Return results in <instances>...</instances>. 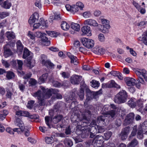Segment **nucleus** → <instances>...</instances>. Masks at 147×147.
Segmentation results:
<instances>
[{
    "label": "nucleus",
    "mask_w": 147,
    "mask_h": 147,
    "mask_svg": "<svg viewBox=\"0 0 147 147\" xmlns=\"http://www.w3.org/2000/svg\"><path fill=\"white\" fill-rule=\"evenodd\" d=\"M102 24V26H106L107 24L109 25V22L106 19L103 18H100Z\"/></svg>",
    "instance_id": "nucleus-51"
},
{
    "label": "nucleus",
    "mask_w": 147,
    "mask_h": 147,
    "mask_svg": "<svg viewBox=\"0 0 147 147\" xmlns=\"http://www.w3.org/2000/svg\"><path fill=\"white\" fill-rule=\"evenodd\" d=\"M9 45L8 44H6L4 46V55L5 57H7L12 54L11 51L9 48Z\"/></svg>",
    "instance_id": "nucleus-18"
},
{
    "label": "nucleus",
    "mask_w": 147,
    "mask_h": 147,
    "mask_svg": "<svg viewBox=\"0 0 147 147\" xmlns=\"http://www.w3.org/2000/svg\"><path fill=\"white\" fill-rule=\"evenodd\" d=\"M15 119L14 121L15 124L19 127V128H15L13 129L14 131H16L18 133L20 132V131L23 132L25 129L24 123L23 122L20 118L15 116Z\"/></svg>",
    "instance_id": "nucleus-4"
},
{
    "label": "nucleus",
    "mask_w": 147,
    "mask_h": 147,
    "mask_svg": "<svg viewBox=\"0 0 147 147\" xmlns=\"http://www.w3.org/2000/svg\"><path fill=\"white\" fill-rule=\"evenodd\" d=\"M6 37L9 40H12L15 37V35L14 33L12 32L8 31L6 33Z\"/></svg>",
    "instance_id": "nucleus-33"
},
{
    "label": "nucleus",
    "mask_w": 147,
    "mask_h": 147,
    "mask_svg": "<svg viewBox=\"0 0 147 147\" xmlns=\"http://www.w3.org/2000/svg\"><path fill=\"white\" fill-rule=\"evenodd\" d=\"M32 54L26 48H24L23 55V58L25 59L27 57H32Z\"/></svg>",
    "instance_id": "nucleus-25"
},
{
    "label": "nucleus",
    "mask_w": 147,
    "mask_h": 147,
    "mask_svg": "<svg viewBox=\"0 0 147 147\" xmlns=\"http://www.w3.org/2000/svg\"><path fill=\"white\" fill-rule=\"evenodd\" d=\"M82 77L77 75L71 76L70 78V81L73 84H78L82 79Z\"/></svg>",
    "instance_id": "nucleus-10"
},
{
    "label": "nucleus",
    "mask_w": 147,
    "mask_h": 147,
    "mask_svg": "<svg viewBox=\"0 0 147 147\" xmlns=\"http://www.w3.org/2000/svg\"><path fill=\"white\" fill-rule=\"evenodd\" d=\"M45 141L47 144L51 143L53 141V137H47L45 138Z\"/></svg>",
    "instance_id": "nucleus-52"
},
{
    "label": "nucleus",
    "mask_w": 147,
    "mask_h": 147,
    "mask_svg": "<svg viewBox=\"0 0 147 147\" xmlns=\"http://www.w3.org/2000/svg\"><path fill=\"white\" fill-rule=\"evenodd\" d=\"M41 24V25L45 26V27H47L48 25L47 24L46 22L44 20L43 18H41L40 19V22Z\"/></svg>",
    "instance_id": "nucleus-56"
},
{
    "label": "nucleus",
    "mask_w": 147,
    "mask_h": 147,
    "mask_svg": "<svg viewBox=\"0 0 147 147\" xmlns=\"http://www.w3.org/2000/svg\"><path fill=\"white\" fill-rule=\"evenodd\" d=\"M83 45L86 48L90 49L92 48L94 45V42L92 39L86 38H83L81 39Z\"/></svg>",
    "instance_id": "nucleus-7"
},
{
    "label": "nucleus",
    "mask_w": 147,
    "mask_h": 147,
    "mask_svg": "<svg viewBox=\"0 0 147 147\" xmlns=\"http://www.w3.org/2000/svg\"><path fill=\"white\" fill-rule=\"evenodd\" d=\"M17 62L18 65V69L20 70H21L22 69V66L23 64L22 61L20 60H17Z\"/></svg>",
    "instance_id": "nucleus-54"
},
{
    "label": "nucleus",
    "mask_w": 147,
    "mask_h": 147,
    "mask_svg": "<svg viewBox=\"0 0 147 147\" xmlns=\"http://www.w3.org/2000/svg\"><path fill=\"white\" fill-rule=\"evenodd\" d=\"M127 117L130 120L133 121L134 120V114L133 113H130L127 115Z\"/></svg>",
    "instance_id": "nucleus-53"
},
{
    "label": "nucleus",
    "mask_w": 147,
    "mask_h": 147,
    "mask_svg": "<svg viewBox=\"0 0 147 147\" xmlns=\"http://www.w3.org/2000/svg\"><path fill=\"white\" fill-rule=\"evenodd\" d=\"M65 7L66 9L68 11H70L71 12L75 13V12L73 11V5L72 6H71L67 4L65 6Z\"/></svg>",
    "instance_id": "nucleus-50"
},
{
    "label": "nucleus",
    "mask_w": 147,
    "mask_h": 147,
    "mask_svg": "<svg viewBox=\"0 0 147 147\" xmlns=\"http://www.w3.org/2000/svg\"><path fill=\"white\" fill-rule=\"evenodd\" d=\"M38 14L37 13H35L30 17L29 20L28 22L30 25L33 24L38 21Z\"/></svg>",
    "instance_id": "nucleus-15"
},
{
    "label": "nucleus",
    "mask_w": 147,
    "mask_h": 147,
    "mask_svg": "<svg viewBox=\"0 0 147 147\" xmlns=\"http://www.w3.org/2000/svg\"><path fill=\"white\" fill-rule=\"evenodd\" d=\"M103 137L102 136H96L92 141V144L94 147H103Z\"/></svg>",
    "instance_id": "nucleus-6"
},
{
    "label": "nucleus",
    "mask_w": 147,
    "mask_h": 147,
    "mask_svg": "<svg viewBox=\"0 0 147 147\" xmlns=\"http://www.w3.org/2000/svg\"><path fill=\"white\" fill-rule=\"evenodd\" d=\"M77 91V89L76 88L74 89L68 98H66L67 102H71V105H74L75 102L74 101L71 102L72 100H74L75 96V92Z\"/></svg>",
    "instance_id": "nucleus-12"
},
{
    "label": "nucleus",
    "mask_w": 147,
    "mask_h": 147,
    "mask_svg": "<svg viewBox=\"0 0 147 147\" xmlns=\"http://www.w3.org/2000/svg\"><path fill=\"white\" fill-rule=\"evenodd\" d=\"M35 6L39 8L41 7V4L40 0H36L35 3Z\"/></svg>",
    "instance_id": "nucleus-62"
},
{
    "label": "nucleus",
    "mask_w": 147,
    "mask_h": 147,
    "mask_svg": "<svg viewBox=\"0 0 147 147\" xmlns=\"http://www.w3.org/2000/svg\"><path fill=\"white\" fill-rule=\"evenodd\" d=\"M11 5V3L7 0L4 2L3 5V7L6 9H9Z\"/></svg>",
    "instance_id": "nucleus-35"
},
{
    "label": "nucleus",
    "mask_w": 147,
    "mask_h": 147,
    "mask_svg": "<svg viewBox=\"0 0 147 147\" xmlns=\"http://www.w3.org/2000/svg\"><path fill=\"white\" fill-rule=\"evenodd\" d=\"M41 88L43 91L42 92L40 90H38L36 92L32 94L33 96L37 97L38 99H40L41 98H48L51 96L52 93H55L57 92V90L53 89L45 90V88L43 87H41Z\"/></svg>",
    "instance_id": "nucleus-1"
},
{
    "label": "nucleus",
    "mask_w": 147,
    "mask_h": 147,
    "mask_svg": "<svg viewBox=\"0 0 147 147\" xmlns=\"http://www.w3.org/2000/svg\"><path fill=\"white\" fill-rule=\"evenodd\" d=\"M67 55L71 59V62L74 65H77L78 63V59L77 57L72 55L70 53H67Z\"/></svg>",
    "instance_id": "nucleus-21"
},
{
    "label": "nucleus",
    "mask_w": 147,
    "mask_h": 147,
    "mask_svg": "<svg viewBox=\"0 0 147 147\" xmlns=\"http://www.w3.org/2000/svg\"><path fill=\"white\" fill-rule=\"evenodd\" d=\"M133 122L130 120V119L127 117L124 120V124L125 125H127L132 123Z\"/></svg>",
    "instance_id": "nucleus-55"
},
{
    "label": "nucleus",
    "mask_w": 147,
    "mask_h": 147,
    "mask_svg": "<svg viewBox=\"0 0 147 147\" xmlns=\"http://www.w3.org/2000/svg\"><path fill=\"white\" fill-rule=\"evenodd\" d=\"M47 98H41L40 99H38V102L39 105L40 106H44L45 105L44 100Z\"/></svg>",
    "instance_id": "nucleus-48"
},
{
    "label": "nucleus",
    "mask_w": 147,
    "mask_h": 147,
    "mask_svg": "<svg viewBox=\"0 0 147 147\" xmlns=\"http://www.w3.org/2000/svg\"><path fill=\"white\" fill-rule=\"evenodd\" d=\"M64 144L66 146L71 147L73 145L72 141L69 139H65L64 141Z\"/></svg>",
    "instance_id": "nucleus-41"
},
{
    "label": "nucleus",
    "mask_w": 147,
    "mask_h": 147,
    "mask_svg": "<svg viewBox=\"0 0 147 147\" xmlns=\"http://www.w3.org/2000/svg\"><path fill=\"white\" fill-rule=\"evenodd\" d=\"M63 116L61 115H57L51 118V122L54 124H56L60 121L62 119Z\"/></svg>",
    "instance_id": "nucleus-24"
},
{
    "label": "nucleus",
    "mask_w": 147,
    "mask_h": 147,
    "mask_svg": "<svg viewBox=\"0 0 147 147\" xmlns=\"http://www.w3.org/2000/svg\"><path fill=\"white\" fill-rule=\"evenodd\" d=\"M7 94H6V96L8 98H11V96L12 94V93L11 92L10 90L8 89H6Z\"/></svg>",
    "instance_id": "nucleus-63"
},
{
    "label": "nucleus",
    "mask_w": 147,
    "mask_h": 147,
    "mask_svg": "<svg viewBox=\"0 0 147 147\" xmlns=\"http://www.w3.org/2000/svg\"><path fill=\"white\" fill-rule=\"evenodd\" d=\"M17 49V51L19 54H21L22 52L23 47L20 40H18L16 43Z\"/></svg>",
    "instance_id": "nucleus-26"
},
{
    "label": "nucleus",
    "mask_w": 147,
    "mask_h": 147,
    "mask_svg": "<svg viewBox=\"0 0 147 147\" xmlns=\"http://www.w3.org/2000/svg\"><path fill=\"white\" fill-rule=\"evenodd\" d=\"M143 133L145 134V133L143 132L142 131V129H140L139 127H138V131L137 135V138L139 139H142L143 137Z\"/></svg>",
    "instance_id": "nucleus-37"
},
{
    "label": "nucleus",
    "mask_w": 147,
    "mask_h": 147,
    "mask_svg": "<svg viewBox=\"0 0 147 147\" xmlns=\"http://www.w3.org/2000/svg\"><path fill=\"white\" fill-rule=\"evenodd\" d=\"M90 82L92 83V86L94 88L98 87L100 85L98 81L96 80H92Z\"/></svg>",
    "instance_id": "nucleus-47"
},
{
    "label": "nucleus",
    "mask_w": 147,
    "mask_h": 147,
    "mask_svg": "<svg viewBox=\"0 0 147 147\" xmlns=\"http://www.w3.org/2000/svg\"><path fill=\"white\" fill-rule=\"evenodd\" d=\"M61 28L64 30H68L69 27V25L65 22L63 21L61 25Z\"/></svg>",
    "instance_id": "nucleus-36"
},
{
    "label": "nucleus",
    "mask_w": 147,
    "mask_h": 147,
    "mask_svg": "<svg viewBox=\"0 0 147 147\" xmlns=\"http://www.w3.org/2000/svg\"><path fill=\"white\" fill-rule=\"evenodd\" d=\"M92 51L96 54L102 55L104 53L105 50L101 47L97 46L92 49Z\"/></svg>",
    "instance_id": "nucleus-16"
},
{
    "label": "nucleus",
    "mask_w": 147,
    "mask_h": 147,
    "mask_svg": "<svg viewBox=\"0 0 147 147\" xmlns=\"http://www.w3.org/2000/svg\"><path fill=\"white\" fill-rule=\"evenodd\" d=\"M98 39L101 42H103L105 41V37L104 35L101 33L99 34L98 36Z\"/></svg>",
    "instance_id": "nucleus-57"
},
{
    "label": "nucleus",
    "mask_w": 147,
    "mask_h": 147,
    "mask_svg": "<svg viewBox=\"0 0 147 147\" xmlns=\"http://www.w3.org/2000/svg\"><path fill=\"white\" fill-rule=\"evenodd\" d=\"M71 28L74 30L79 31L80 30V25L77 23H72L70 25Z\"/></svg>",
    "instance_id": "nucleus-31"
},
{
    "label": "nucleus",
    "mask_w": 147,
    "mask_h": 147,
    "mask_svg": "<svg viewBox=\"0 0 147 147\" xmlns=\"http://www.w3.org/2000/svg\"><path fill=\"white\" fill-rule=\"evenodd\" d=\"M89 133V130H83L81 133L82 137L83 138H85L88 136Z\"/></svg>",
    "instance_id": "nucleus-44"
},
{
    "label": "nucleus",
    "mask_w": 147,
    "mask_h": 147,
    "mask_svg": "<svg viewBox=\"0 0 147 147\" xmlns=\"http://www.w3.org/2000/svg\"><path fill=\"white\" fill-rule=\"evenodd\" d=\"M47 34L52 37H56L60 34L55 31H48L47 32Z\"/></svg>",
    "instance_id": "nucleus-42"
},
{
    "label": "nucleus",
    "mask_w": 147,
    "mask_h": 147,
    "mask_svg": "<svg viewBox=\"0 0 147 147\" xmlns=\"http://www.w3.org/2000/svg\"><path fill=\"white\" fill-rule=\"evenodd\" d=\"M28 36L32 40H34L35 38V35L31 31H29L28 34Z\"/></svg>",
    "instance_id": "nucleus-61"
},
{
    "label": "nucleus",
    "mask_w": 147,
    "mask_h": 147,
    "mask_svg": "<svg viewBox=\"0 0 147 147\" xmlns=\"http://www.w3.org/2000/svg\"><path fill=\"white\" fill-rule=\"evenodd\" d=\"M107 116L102 115L98 117L97 119V122L99 123L100 121H102L106 123L107 122L109 121H107Z\"/></svg>",
    "instance_id": "nucleus-29"
},
{
    "label": "nucleus",
    "mask_w": 147,
    "mask_h": 147,
    "mask_svg": "<svg viewBox=\"0 0 147 147\" xmlns=\"http://www.w3.org/2000/svg\"><path fill=\"white\" fill-rule=\"evenodd\" d=\"M127 98V92L124 90H122L117 94L114 98L115 102L121 104L125 102Z\"/></svg>",
    "instance_id": "nucleus-2"
},
{
    "label": "nucleus",
    "mask_w": 147,
    "mask_h": 147,
    "mask_svg": "<svg viewBox=\"0 0 147 147\" xmlns=\"http://www.w3.org/2000/svg\"><path fill=\"white\" fill-rule=\"evenodd\" d=\"M112 135V133L111 131H109L104 134V136L107 140L109 139Z\"/></svg>",
    "instance_id": "nucleus-60"
},
{
    "label": "nucleus",
    "mask_w": 147,
    "mask_h": 147,
    "mask_svg": "<svg viewBox=\"0 0 147 147\" xmlns=\"http://www.w3.org/2000/svg\"><path fill=\"white\" fill-rule=\"evenodd\" d=\"M124 81L127 85L129 86H134L136 84V80L131 78L126 77L124 78Z\"/></svg>",
    "instance_id": "nucleus-14"
},
{
    "label": "nucleus",
    "mask_w": 147,
    "mask_h": 147,
    "mask_svg": "<svg viewBox=\"0 0 147 147\" xmlns=\"http://www.w3.org/2000/svg\"><path fill=\"white\" fill-rule=\"evenodd\" d=\"M127 104L131 108L135 107L136 106V102L135 99L134 98H131L127 102Z\"/></svg>",
    "instance_id": "nucleus-30"
},
{
    "label": "nucleus",
    "mask_w": 147,
    "mask_h": 147,
    "mask_svg": "<svg viewBox=\"0 0 147 147\" xmlns=\"http://www.w3.org/2000/svg\"><path fill=\"white\" fill-rule=\"evenodd\" d=\"M90 127H91V128L90 129V137L93 138L96 135L97 132V126H90Z\"/></svg>",
    "instance_id": "nucleus-22"
},
{
    "label": "nucleus",
    "mask_w": 147,
    "mask_h": 147,
    "mask_svg": "<svg viewBox=\"0 0 147 147\" xmlns=\"http://www.w3.org/2000/svg\"><path fill=\"white\" fill-rule=\"evenodd\" d=\"M88 108L90 111L87 110L82 114L83 118L80 121H81V125L83 127L86 126V125H83L82 123L86 124L88 123L90 117L91 116V112L93 111L94 109V107L91 105H89Z\"/></svg>",
    "instance_id": "nucleus-3"
},
{
    "label": "nucleus",
    "mask_w": 147,
    "mask_h": 147,
    "mask_svg": "<svg viewBox=\"0 0 147 147\" xmlns=\"http://www.w3.org/2000/svg\"><path fill=\"white\" fill-rule=\"evenodd\" d=\"M116 114V111L115 110H111L106 113V115H110L112 118H114Z\"/></svg>",
    "instance_id": "nucleus-39"
},
{
    "label": "nucleus",
    "mask_w": 147,
    "mask_h": 147,
    "mask_svg": "<svg viewBox=\"0 0 147 147\" xmlns=\"http://www.w3.org/2000/svg\"><path fill=\"white\" fill-rule=\"evenodd\" d=\"M130 127H127L123 129L119 134V137L121 140H125L127 137V136L129 132Z\"/></svg>",
    "instance_id": "nucleus-8"
},
{
    "label": "nucleus",
    "mask_w": 147,
    "mask_h": 147,
    "mask_svg": "<svg viewBox=\"0 0 147 147\" xmlns=\"http://www.w3.org/2000/svg\"><path fill=\"white\" fill-rule=\"evenodd\" d=\"M9 14L8 12H2L0 13V17L2 19L8 16Z\"/></svg>",
    "instance_id": "nucleus-58"
},
{
    "label": "nucleus",
    "mask_w": 147,
    "mask_h": 147,
    "mask_svg": "<svg viewBox=\"0 0 147 147\" xmlns=\"http://www.w3.org/2000/svg\"><path fill=\"white\" fill-rule=\"evenodd\" d=\"M136 75L138 76V80L140 83L144 84L145 82L142 78L143 77L146 81L147 82V72L144 70H137L135 71Z\"/></svg>",
    "instance_id": "nucleus-5"
},
{
    "label": "nucleus",
    "mask_w": 147,
    "mask_h": 147,
    "mask_svg": "<svg viewBox=\"0 0 147 147\" xmlns=\"http://www.w3.org/2000/svg\"><path fill=\"white\" fill-rule=\"evenodd\" d=\"M15 76L14 73L12 72L9 71L7 72L6 77L9 79H11L13 78Z\"/></svg>",
    "instance_id": "nucleus-43"
},
{
    "label": "nucleus",
    "mask_w": 147,
    "mask_h": 147,
    "mask_svg": "<svg viewBox=\"0 0 147 147\" xmlns=\"http://www.w3.org/2000/svg\"><path fill=\"white\" fill-rule=\"evenodd\" d=\"M84 91L82 88H81L77 94L79 96L80 100H82L84 98Z\"/></svg>",
    "instance_id": "nucleus-38"
},
{
    "label": "nucleus",
    "mask_w": 147,
    "mask_h": 147,
    "mask_svg": "<svg viewBox=\"0 0 147 147\" xmlns=\"http://www.w3.org/2000/svg\"><path fill=\"white\" fill-rule=\"evenodd\" d=\"M42 63L45 65L49 67L50 68H53L54 66V65L50 61L46 60L47 57L44 55H42L41 56Z\"/></svg>",
    "instance_id": "nucleus-9"
},
{
    "label": "nucleus",
    "mask_w": 147,
    "mask_h": 147,
    "mask_svg": "<svg viewBox=\"0 0 147 147\" xmlns=\"http://www.w3.org/2000/svg\"><path fill=\"white\" fill-rule=\"evenodd\" d=\"M53 90H57V92L55 93H52V94H54L52 96L51 98V99L53 100H55L56 99H61L62 98V95L60 94L57 93L58 92V90H57L53 89Z\"/></svg>",
    "instance_id": "nucleus-32"
},
{
    "label": "nucleus",
    "mask_w": 147,
    "mask_h": 147,
    "mask_svg": "<svg viewBox=\"0 0 147 147\" xmlns=\"http://www.w3.org/2000/svg\"><path fill=\"white\" fill-rule=\"evenodd\" d=\"M138 144V141L135 138L127 144V147H135Z\"/></svg>",
    "instance_id": "nucleus-28"
},
{
    "label": "nucleus",
    "mask_w": 147,
    "mask_h": 147,
    "mask_svg": "<svg viewBox=\"0 0 147 147\" xmlns=\"http://www.w3.org/2000/svg\"><path fill=\"white\" fill-rule=\"evenodd\" d=\"M100 91L101 90H100L99 91L96 92H92L89 89H86V96L94 98L95 96L100 94Z\"/></svg>",
    "instance_id": "nucleus-19"
},
{
    "label": "nucleus",
    "mask_w": 147,
    "mask_h": 147,
    "mask_svg": "<svg viewBox=\"0 0 147 147\" xmlns=\"http://www.w3.org/2000/svg\"><path fill=\"white\" fill-rule=\"evenodd\" d=\"M84 7V5L83 3L80 1L76 3V5H73V11L75 12V13L79 10H83Z\"/></svg>",
    "instance_id": "nucleus-11"
},
{
    "label": "nucleus",
    "mask_w": 147,
    "mask_h": 147,
    "mask_svg": "<svg viewBox=\"0 0 147 147\" xmlns=\"http://www.w3.org/2000/svg\"><path fill=\"white\" fill-rule=\"evenodd\" d=\"M140 129H142V131L144 133L147 132V120H145L143 123L139 125Z\"/></svg>",
    "instance_id": "nucleus-27"
},
{
    "label": "nucleus",
    "mask_w": 147,
    "mask_h": 147,
    "mask_svg": "<svg viewBox=\"0 0 147 147\" xmlns=\"http://www.w3.org/2000/svg\"><path fill=\"white\" fill-rule=\"evenodd\" d=\"M137 130V126H134L133 128V130L131 134L129 137V138H130L131 137L134 136H136Z\"/></svg>",
    "instance_id": "nucleus-46"
},
{
    "label": "nucleus",
    "mask_w": 147,
    "mask_h": 147,
    "mask_svg": "<svg viewBox=\"0 0 147 147\" xmlns=\"http://www.w3.org/2000/svg\"><path fill=\"white\" fill-rule=\"evenodd\" d=\"M48 76V74L47 73L43 74L39 78L40 82L41 83H44L46 80Z\"/></svg>",
    "instance_id": "nucleus-40"
},
{
    "label": "nucleus",
    "mask_w": 147,
    "mask_h": 147,
    "mask_svg": "<svg viewBox=\"0 0 147 147\" xmlns=\"http://www.w3.org/2000/svg\"><path fill=\"white\" fill-rule=\"evenodd\" d=\"M110 28L109 25L107 24L106 26H102L99 25L98 26L99 29L102 33H108L109 31V29Z\"/></svg>",
    "instance_id": "nucleus-23"
},
{
    "label": "nucleus",
    "mask_w": 147,
    "mask_h": 147,
    "mask_svg": "<svg viewBox=\"0 0 147 147\" xmlns=\"http://www.w3.org/2000/svg\"><path fill=\"white\" fill-rule=\"evenodd\" d=\"M22 116L28 117L31 119L33 118V116L28 112L22 111Z\"/></svg>",
    "instance_id": "nucleus-45"
},
{
    "label": "nucleus",
    "mask_w": 147,
    "mask_h": 147,
    "mask_svg": "<svg viewBox=\"0 0 147 147\" xmlns=\"http://www.w3.org/2000/svg\"><path fill=\"white\" fill-rule=\"evenodd\" d=\"M36 81L35 79L32 78L30 79L29 81V84L32 86L35 85L36 83Z\"/></svg>",
    "instance_id": "nucleus-64"
},
{
    "label": "nucleus",
    "mask_w": 147,
    "mask_h": 147,
    "mask_svg": "<svg viewBox=\"0 0 147 147\" xmlns=\"http://www.w3.org/2000/svg\"><path fill=\"white\" fill-rule=\"evenodd\" d=\"M85 25H89L91 26L96 27L98 26V24L96 20L92 19H88L85 20L84 22Z\"/></svg>",
    "instance_id": "nucleus-13"
},
{
    "label": "nucleus",
    "mask_w": 147,
    "mask_h": 147,
    "mask_svg": "<svg viewBox=\"0 0 147 147\" xmlns=\"http://www.w3.org/2000/svg\"><path fill=\"white\" fill-rule=\"evenodd\" d=\"M141 41L145 45H147V32H144L142 35Z\"/></svg>",
    "instance_id": "nucleus-34"
},
{
    "label": "nucleus",
    "mask_w": 147,
    "mask_h": 147,
    "mask_svg": "<svg viewBox=\"0 0 147 147\" xmlns=\"http://www.w3.org/2000/svg\"><path fill=\"white\" fill-rule=\"evenodd\" d=\"M81 30L84 34H87L88 36H90L92 35L90 27L87 25L83 26Z\"/></svg>",
    "instance_id": "nucleus-17"
},
{
    "label": "nucleus",
    "mask_w": 147,
    "mask_h": 147,
    "mask_svg": "<svg viewBox=\"0 0 147 147\" xmlns=\"http://www.w3.org/2000/svg\"><path fill=\"white\" fill-rule=\"evenodd\" d=\"M136 106H138L140 108H141L143 106V102L141 100H138L136 102Z\"/></svg>",
    "instance_id": "nucleus-59"
},
{
    "label": "nucleus",
    "mask_w": 147,
    "mask_h": 147,
    "mask_svg": "<svg viewBox=\"0 0 147 147\" xmlns=\"http://www.w3.org/2000/svg\"><path fill=\"white\" fill-rule=\"evenodd\" d=\"M34 103V101L30 100L29 101L28 103L27 107L29 109H31L33 106V105Z\"/></svg>",
    "instance_id": "nucleus-49"
},
{
    "label": "nucleus",
    "mask_w": 147,
    "mask_h": 147,
    "mask_svg": "<svg viewBox=\"0 0 147 147\" xmlns=\"http://www.w3.org/2000/svg\"><path fill=\"white\" fill-rule=\"evenodd\" d=\"M33 57H28L27 59V66L30 68L34 67L35 64V62L34 59H32Z\"/></svg>",
    "instance_id": "nucleus-20"
}]
</instances>
